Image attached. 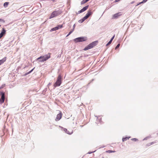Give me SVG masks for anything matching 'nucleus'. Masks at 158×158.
<instances>
[{
  "label": "nucleus",
  "mask_w": 158,
  "mask_h": 158,
  "mask_svg": "<svg viewBox=\"0 0 158 158\" xmlns=\"http://www.w3.org/2000/svg\"><path fill=\"white\" fill-rule=\"evenodd\" d=\"M9 4V2H6L4 4V6L5 7H6L8 6Z\"/></svg>",
  "instance_id": "nucleus-16"
},
{
  "label": "nucleus",
  "mask_w": 158,
  "mask_h": 158,
  "mask_svg": "<svg viewBox=\"0 0 158 158\" xmlns=\"http://www.w3.org/2000/svg\"><path fill=\"white\" fill-rule=\"evenodd\" d=\"M1 97L0 99V104H2L4 102L5 100V93L3 92H1Z\"/></svg>",
  "instance_id": "nucleus-6"
},
{
  "label": "nucleus",
  "mask_w": 158,
  "mask_h": 158,
  "mask_svg": "<svg viewBox=\"0 0 158 158\" xmlns=\"http://www.w3.org/2000/svg\"><path fill=\"white\" fill-rule=\"evenodd\" d=\"M89 0H83V1L84 2V3H85L89 1Z\"/></svg>",
  "instance_id": "nucleus-22"
},
{
  "label": "nucleus",
  "mask_w": 158,
  "mask_h": 158,
  "mask_svg": "<svg viewBox=\"0 0 158 158\" xmlns=\"http://www.w3.org/2000/svg\"><path fill=\"white\" fill-rule=\"evenodd\" d=\"M0 21H3V22H4V21L3 19H0Z\"/></svg>",
  "instance_id": "nucleus-29"
},
{
  "label": "nucleus",
  "mask_w": 158,
  "mask_h": 158,
  "mask_svg": "<svg viewBox=\"0 0 158 158\" xmlns=\"http://www.w3.org/2000/svg\"><path fill=\"white\" fill-rule=\"evenodd\" d=\"M62 114L61 113H60L59 114H58L55 120L56 121L59 120L61 118Z\"/></svg>",
  "instance_id": "nucleus-8"
},
{
  "label": "nucleus",
  "mask_w": 158,
  "mask_h": 158,
  "mask_svg": "<svg viewBox=\"0 0 158 158\" xmlns=\"http://www.w3.org/2000/svg\"><path fill=\"white\" fill-rule=\"evenodd\" d=\"M87 40V38L85 37H78L74 40V41L76 42L77 43L80 42H82L85 41Z\"/></svg>",
  "instance_id": "nucleus-5"
},
{
  "label": "nucleus",
  "mask_w": 158,
  "mask_h": 158,
  "mask_svg": "<svg viewBox=\"0 0 158 158\" xmlns=\"http://www.w3.org/2000/svg\"><path fill=\"white\" fill-rule=\"evenodd\" d=\"M112 41L110 40L109 42L106 44V46H107L109 45L112 42Z\"/></svg>",
  "instance_id": "nucleus-20"
},
{
  "label": "nucleus",
  "mask_w": 158,
  "mask_h": 158,
  "mask_svg": "<svg viewBox=\"0 0 158 158\" xmlns=\"http://www.w3.org/2000/svg\"><path fill=\"white\" fill-rule=\"evenodd\" d=\"M62 77L61 75H59L58 76L57 80L56 82L54 84V87H56L57 86H59L62 83Z\"/></svg>",
  "instance_id": "nucleus-2"
},
{
  "label": "nucleus",
  "mask_w": 158,
  "mask_h": 158,
  "mask_svg": "<svg viewBox=\"0 0 158 158\" xmlns=\"http://www.w3.org/2000/svg\"><path fill=\"white\" fill-rule=\"evenodd\" d=\"M102 158H104V157H102Z\"/></svg>",
  "instance_id": "nucleus-32"
},
{
  "label": "nucleus",
  "mask_w": 158,
  "mask_h": 158,
  "mask_svg": "<svg viewBox=\"0 0 158 158\" xmlns=\"http://www.w3.org/2000/svg\"><path fill=\"white\" fill-rule=\"evenodd\" d=\"M62 12L60 11H54L51 14L49 18L51 19L61 14Z\"/></svg>",
  "instance_id": "nucleus-3"
},
{
  "label": "nucleus",
  "mask_w": 158,
  "mask_h": 158,
  "mask_svg": "<svg viewBox=\"0 0 158 158\" xmlns=\"http://www.w3.org/2000/svg\"><path fill=\"white\" fill-rule=\"evenodd\" d=\"M88 7H89V6L88 5L87 6H85V7H83L81 10H80L79 11H78V13H82V12L84 11H85V10H86L88 8Z\"/></svg>",
  "instance_id": "nucleus-9"
},
{
  "label": "nucleus",
  "mask_w": 158,
  "mask_h": 158,
  "mask_svg": "<svg viewBox=\"0 0 158 158\" xmlns=\"http://www.w3.org/2000/svg\"><path fill=\"white\" fill-rule=\"evenodd\" d=\"M6 31L4 29V28H3L2 29V31L0 34V39H1L4 35L6 34Z\"/></svg>",
  "instance_id": "nucleus-10"
},
{
  "label": "nucleus",
  "mask_w": 158,
  "mask_h": 158,
  "mask_svg": "<svg viewBox=\"0 0 158 158\" xmlns=\"http://www.w3.org/2000/svg\"><path fill=\"white\" fill-rule=\"evenodd\" d=\"M120 0H115V1H114V2H117L118 1H120Z\"/></svg>",
  "instance_id": "nucleus-28"
},
{
  "label": "nucleus",
  "mask_w": 158,
  "mask_h": 158,
  "mask_svg": "<svg viewBox=\"0 0 158 158\" xmlns=\"http://www.w3.org/2000/svg\"><path fill=\"white\" fill-rule=\"evenodd\" d=\"M130 137H126L124 138H123L122 139V140L123 142H124L128 139Z\"/></svg>",
  "instance_id": "nucleus-14"
},
{
  "label": "nucleus",
  "mask_w": 158,
  "mask_h": 158,
  "mask_svg": "<svg viewBox=\"0 0 158 158\" xmlns=\"http://www.w3.org/2000/svg\"><path fill=\"white\" fill-rule=\"evenodd\" d=\"M114 36H115V35H114L113 36V37H112L111 39L110 40H111L112 41L113 40V39H114Z\"/></svg>",
  "instance_id": "nucleus-25"
},
{
  "label": "nucleus",
  "mask_w": 158,
  "mask_h": 158,
  "mask_svg": "<svg viewBox=\"0 0 158 158\" xmlns=\"http://www.w3.org/2000/svg\"><path fill=\"white\" fill-rule=\"evenodd\" d=\"M34 68H33L28 73H31L32 71L33 70V69H34Z\"/></svg>",
  "instance_id": "nucleus-26"
},
{
  "label": "nucleus",
  "mask_w": 158,
  "mask_h": 158,
  "mask_svg": "<svg viewBox=\"0 0 158 158\" xmlns=\"http://www.w3.org/2000/svg\"><path fill=\"white\" fill-rule=\"evenodd\" d=\"M114 36H115V35H114L113 36V37H112L111 39L110 40H111L112 41L113 40V39H114Z\"/></svg>",
  "instance_id": "nucleus-24"
},
{
  "label": "nucleus",
  "mask_w": 158,
  "mask_h": 158,
  "mask_svg": "<svg viewBox=\"0 0 158 158\" xmlns=\"http://www.w3.org/2000/svg\"><path fill=\"white\" fill-rule=\"evenodd\" d=\"M143 3V2H140V3H139V4H138L137 5H139V4H141V3Z\"/></svg>",
  "instance_id": "nucleus-30"
},
{
  "label": "nucleus",
  "mask_w": 158,
  "mask_h": 158,
  "mask_svg": "<svg viewBox=\"0 0 158 158\" xmlns=\"http://www.w3.org/2000/svg\"><path fill=\"white\" fill-rule=\"evenodd\" d=\"M147 1V0H143V1H142L143 3H145Z\"/></svg>",
  "instance_id": "nucleus-27"
},
{
  "label": "nucleus",
  "mask_w": 158,
  "mask_h": 158,
  "mask_svg": "<svg viewBox=\"0 0 158 158\" xmlns=\"http://www.w3.org/2000/svg\"><path fill=\"white\" fill-rule=\"evenodd\" d=\"M63 130L66 133L69 135H71L73 133L72 131H68L67 129L65 128H63Z\"/></svg>",
  "instance_id": "nucleus-11"
},
{
  "label": "nucleus",
  "mask_w": 158,
  "mask_h": 158,
  "mask_svg": "<svg viewBox=\"0 0 158 158\" xmlns=\"http://www.w3.org/2000/svg\"><path fill=\"white\" fill-rule=\"evenodd\" d=\"M58 27H55L54 28H52L51 30V31H56V30H58Z\"/></svg>",
  "instance_id": "nucleus-17"
},
{
  "label": "nucleus",
  "mask_w": 158,
  "mask_h": 158,
  "mask_svg": "<svg viewBox=\"0 0 158 158\" xmlns=\"http://www.w3.org/2000/svg\"><path fill=\"white\" fill-rule=\"evenodd\" d=\"M119 46H120V44H118L117 45V46H116V47L115 49H117V48H119Z\"/></svg>",
  "instance_id": "nucleus-23"
},
{
  "label": "nucleus",
  "mask_w": 158,
  "mask_h": 158,
  "mask_svg": "<svg viewBox=\"0 0 158 158\" xmlns=\"http://www.w3.org/2000/svg\"><path fill=\"white\" fill-rule=\"evenodd\" d=\"M98 42V41H95L93 42L92 43L88 45L87 46L85 47L84 50H86L93 48L96 45V44H97Z\"/></svg>",
  "instance_id": "nucleus-4"
},
{
  "label": "nucleus",
  "mask_w": 158,
  "mask_h": 158,
  "mask_svg": "<svg viewBox=\"0 0 158 158\" xmlns=\"http://www.w3.org/2000/svg\"><path fill=\"white\" fill-rule=\"evenodd\" d=\"M121 12H119L114 14L113 16V18L115 19L117 18L118 17L121 15Z\"/></svg>",
  "instance_id": "nucleus-12"
},
{
  "label": "nucleus",
  "mask_w": 158,
  "mask_h": 158,
  "mask_svg": "<svg viewBox=\"0 0 158 158\" xmlns=\"http://www.w3.org/2000/svg\"><path fill=\"white\" fill-rule=\"evenodd\" d=\"M63 25H59L57 27L58 28V29L59 28H61L63 27Z\"/></svg>",
  "instance_id": "nucleus-18"
},
{
  "label": "nucleus",
  "mask_w": 158,
  "mask_h": 158,
  "mask_svg": "<svg viewBox=\"0 0 158 158\" xmlns=\"http://www.w3.org/2000/svg\"><path fill=\"white\" fill-rule=\"evenodd\" d=\"M132 140L134 141H137V140H138V139H135V138H134V139H131Z\"/></svg>",
  "instance_id": "nucleus-21"
},
{
  "label": "nucleus",
  "mask_w": 158,
  "mask_h": 158,
  "mask_svg": "<svg viewBox=\"0 0 158 158\" xmlns=\"http://www.w3.org/2000/svg\"><path fill=\"white\" fill-rule=\"evenodd\" d=\"M1 25H0V27H1Z\"/></svg>",
  "instance_id": "nucleus-33"
},
{
  "label": "nucleus",
  "mask_w": 158,
  "mask_h": 158,
  "mask_svg": "<svg viewBox=\"0 0 158 158\" xmlns=\"http://www.w3.org/2000/svg\"><path fill=\"white\" fill-rule=\"evenodd\" d=\"M106 152H107L108 153H111L113 152H115V151H111V150H108L106 151Z\"/></svg>",
  "instance_id": "nucleus-15"
},
{
  "label": "nucleus",
  "mask_w": 158,
  "mask_h": 158,
  "mask_svg": "<svg viewBox=\"0 0 158 158\" xmlns=\"http://www.w3.org/2000/svg\"><path fill=\"white\" fill-rule=\"evenodd\" d=\"M92 14V12L91 11H89L86 15L83 18L82 22L87 19Z\"/></svg>",
  "instance_id": "nucleus-7"
},
{
  "label": "nucleus",
  "mask_w": 158,
  "mask_h": 158,
  "mask_svg": "<svg viewBox=\"0 0 158 158\" xmlns=\"http://www.w3.org/2000/svg\"><path fill=\"white\" fill-rule=\"evenodd\" d=\"M73 31V30L72 31H70L69 33V34L67 35L66 36V37H68V36H69Z\"/></svg>",
  "instance_id": "nucleus-19"
},
{
  "label": "nucleus",
  "mask_w": 158,
  "mask_h": 158,
  "mask_svg": "<svg viewBox=\"0 0 158 158\" xmlns=\"http://www.w3.org/2000/svg\"><path fill=\"white\" fill-rule=\"evenodd\" d=\"M133 3V2H131V4H132V3Z\"/></svg>",
  "instance_id": "nucleus-31"
},
{
  "label": "nucleus",
  "mask_w": 158,
  "mask_h": 158,
  "mask_svg": "<svg viewBox=\"0 0 158 158\" xmlns=\"http://www.w3.org/2000/svg\"><path fill=\"white\" fill-rule=\"evenodd\" d=\"M51 54V53H48L47 54L45 55L44 56H41L37 58V60L40 59L39 61L40 62L46 61L50 58Z\"/></svg>",
  "instance_id": "nucleus-1"
},
{
  "label": "nucleus",
  "mask_w": 158,
  "mask_h": 158,
  "mask_svg": "<svg viewBox=\"0 0 158 158\" xmlns=\"http://www.w3.org/2000/svg\"><path fill=\"white\" fill-rule=\"evenodd\" d=\"M6 59V57H4L2 60H0V65L2 64L4 62H5Z\"/></svg>",
  "instance_id": "nucleus-13"
}]
</instances>
